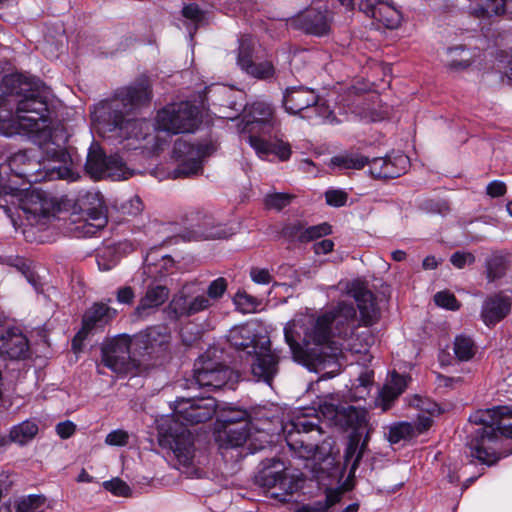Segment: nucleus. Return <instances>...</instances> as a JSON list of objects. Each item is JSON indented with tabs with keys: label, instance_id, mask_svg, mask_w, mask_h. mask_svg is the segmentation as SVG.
Here are the masks:
<instances>
[{
	"label": "nucleus",
	"instance_id": "11",
	"mask_svg": "<svg viewBox=\"0 0 512 512\" xmlns=\"http://www.w3.org/2000/svg\"><path fill=\"white\" fill-rule=\"evenodd\" d=\"M215 150L212 143L191 144L177 139L173 146V157L179 162L172 172L174 178L190 177L202 172V160Z\"/></svg>",
	"mask_w": 512,
	"mask_h": 512
},
{
	"label": "nucleus",
	"instance_id": "1",
	"mask_svg": "<svg viewBox=\"0 0 512 512\" xmlns=\"http://www.w3.org/2000/svg\"><path fill=\"white\" fill-rule=\"evenodd\" d=\"M7 93L16 96V116L22 128L35 134L44 153L60 163L69 159L66 149L69 135L63 126L49 127V93L38 82L20 75L3 78Z\"/></svg>",
	"mask_w": 512,
	"mask_h": 512
},
{
	"label": "nucleus",
	"instance_id": "59",
	"mask_svg": "<svg viewBox=\"0 0 512 512\" xmlns=\"http://www.w3.org/2000/svg\"><path fill=\"white\" fill-rule=\"evenodd\" d=\"M76 431V425L72 421H63L56 425V432L62 439L70 438Z\"/></svg>",
	"mask_w": 512,
	"mask_h": 512
},
{
	"label": "nucleus",
	"instance_id": "5",
	"mask_svg": "<svg viewBox=\"0 0 512 512\" xmlns=\"http://www.w3.org/2000/svg\"><path fill=\"white\" fill-rule=\"evenodd\" d=\"M227 288L228 282L224 277L211 281L206 293L200 292L196 283L185 284L166 307L168 318L180 321L209 310L224 296Z\"/></svg>",
	"mask_w": 512,
	"mask_h": 512
},
{
	"label": "nucleus",
	"instance_id": "22",
	"mask_svg": "<svg viewBox=\"0 0 512 512\" xmlns=\"http://www.w3.org/2000/svg\"><path fill=\"white\" fill-rule=\"evenodd\" d=\"M349 293L357 303L363 324L370 326L376 323L380 317V311L373 292L367 289L364 284L354 282L351 285Z\"/></svg>",
	"mask_w": 512,
	"mask_h": 512
},
{
	"label": "nucleus",
	"instance_id": "26",
	"mask_svg": "<svg viewBox=\"0 0 512 512\" xmlns=\"http://www.w3.org/2000/svg\"><path fill=\"white\" fill-rule=\"evenodd\" d=\"M227 339L236 350L244 351L247 355L256 352V349L266 339L257 333V330L250 324H242L230 329Z\"/></svg>",
	"mask_w": 512,
	"mask_h": 512
},
{
	"label": "nucleus",
	"instance_id": "23",
	"mask_svg": "<svg viewBox=\"0 0 512 512\" xmlns=\"http://www.w3.org/2000/svg\"><path fill=\"white\" fill-rule=\"evenodd\" d=\"M333 337L347 338L352 334L356 310L352 303L340 302L335 309L326 312Z\"/></svg>",
	"mask_w": 512,
	"mask_h": 512
},
{
	"label": "nucleus",
	"instance_id": "36",
	"mask_svg": "<svg viewBox=\"0 0 512 512\" xmlns=\"http://www.w3.org/2000/svg\"><path fill=\"white\" fill-rule=\"evenodd\" d=\"M484 267L487 281L493 283L506 275L509 265L505 256L492 254L486 258Z\"/></svg>",
	"mask_w": 512,
	"mask_h": 512
},
{
	"label": "nucleus",
	"instance_id": "28",
	"mask_svg": "<svg viewBox=\"0 0 512 512\" xmlns=\"http://www.w3.org/2000/svg\"><path fill=\"white\" fill-rule=\"evenodd\" d=\"M247 141L262 158L274 155L280 161H287L292 154L290 144L282 140L268 141L256 135H248Z\"/></svg>",
	"mask_w": 512,
	"mask_h": 512
},
{
	"label": "nucleus",
	"instance_id": "41",
	"mask_svg": "<svg viewBox=\"0 0 512 512\" xmlns=\"http://www.w3.org/2000/svg\"><path fill=\"white\" fill-rule=\"evenodd\" d=\"M249 76L263 81H271L276 77V68L272 61L265 60L259 63L252 62L243 70Z\"/></svg>",
	"mask_w": 512,
	"mask_h": 512
},
{
	"label": "nucleus",
	"instance_id": "53",
	"mask_svg": "<svg viewBox=\"0 0 512 512\" xmlns=\"http://www.w3.org/2000/svg\"><path fill=\"white\" fill-rule=\"evenodd\" d=\"M326 203L333 207L346 205L348 194L343 190L330 189L325 192Z\"/></svg>",
	"mask_w": 512,
	"mask_h": 512
},
{
	"label": "nucleus",
	"instance_id": "42",
	"mask_svg": "<svg viewBox=\"0 0 512 512\" xmlns=\"http://www.w3.org/2000/svg\"><path fill=\"white\" fill-rule=\"evenodd\" d=\"M47 498L41 494H30L19 498L15 502L16 512H38L46 504Z\"/></svg>",
	"mask_w": 512,
	"mask_h": 512
},
{
	"label": "nucleus",
	"instance_id": "6",
	"mask_svg": "<svg viewBox=\"0 0 512 512\" xmlns=\"http://www.w3.org/2000/svg\"><path fill=\"white\" fill-rule=\"evenodd\" d=\"M284 337L296 362L304 365H321L325 363L322 353L318 352V349L310 351L308 346L310 344L316 346L328 344L333 335L329 318L325 312L312 320L310 325L304 329L302 344L299 342L300 333L297 331V324L294 322L285 326Z\"/></svg>",
	"mask_w": 512,
	"mask_h": 512
},
{
	"label": "nucleus",
	"instance_id": "27",
	"mask_svg": "<svg viewBox=\"0 0 512 512\" xmlns=\"http://www.w3.org/2000/svg\"><path fill=\"white\" fill-rule=\"evenodd\" d=\"M330 17L327 10L320 11L310 8L297 18L298 26L306 34L314 36H324L330 32Z\"/></svg>",
	"mask_w": 512,
	"mask_h": 512
},
{
	"label": "nucleus",
	"instance_id": "47",
	"mask_svg": "<svg viewBox=\"0 0 512 512\" xmlns=\"http://www.w3.org/2000/svg\"><path fill=\"white\" fill-rule=\"evenodd\" d=\"M506 0H479L477 12L482 17L499 16L505 13Z\"/></svg>",
	"mask_w": 512,
	"mask_h": 512
},
{
	"label": "nucleus",
	"instance_id": "33",
	"mask_svg": "<svg viewBox=\"0 0 512 512\" xmlns=\"http://www.w3.org/2000/svg\"><path fill=\"white\" fill-rule=\"evenodd\" d=\"M264 468L256 475L255 482L259 486L271 489L278 487L284 474V465L279 460H268Z\"/></svg>",
	"mask_w": 512,
	"mask_h": 512
},
{
	"label": "nucleus",
	"instance_id": "51",
	"mask_svg": "<svg viewBox=\"0 0 512 512\" xmlns=\"http://www.w3.org/2000/svg\"><path fill=\"white\" fill-rule=\"evenodd\" d=\"M103 487L115 496L127 497L131 493L130 487L120 478L105 481Z\"/></svg>",
	"mask_w": 512,
	"mask_h": 512
},
{
	"label": "nucleus",
	"instance_id": "19",
	"mask_svg": "<svg viewBox=\"0 0 512 512\" xmlns=\"http://www.w3.org/2000/svg\"><path fill=\"white\" fill-rule=\"evenodd\" d=\"M191 231L189 240L226 239L234 234L232 228L215 224L211 216L200 212L191 213Z\"/></svg>",
	"mask_w": 512,
	"mask_h": 512
},
{
	"label": "nucleus",
	"instance_id": "48",
	"mask_svg": "<svg viewBox=\"0 0 512 512\" xmlns=\"http://www.w3.org/2000/svg\"><path fill=\"white\" fill-rule=\"evenodd\" d=\"M370 427L367 426V428L364 430L363 434L364 438L362 439V442L358 444L357 451L354 454L352 458H350L348 461L344 458L345 465L350 464V473H354L355 470L358 468L360 461L363 459V457L369 452L368 450V442L370 439Z\"/></svg>",
	"mask_w": 512,
	"mask_h": 512
},
{
	"label": "nucleus",
	"instance_id": "57",
	"mask_svg": "<svg viewBox=\"0 0 512 512\" xmlns=\"http://www.w3.org/2000/svg\"><path fill=\"white\" fill-rule=\"evenodd\" d=\"M250 277L257 284H269L272 281V276L265 268L252 267Z\"/></svg>",
	"mask_w": 512,
	"mask_h": 512
},
{
	"label": "nucleus",
	"instance_id": "20",
	"mask_svg": "<svg viewBox=\"0 0 512 512\" xmlns=\"http://www.w3.org/2000/svg\"><path fill=\"white\" fill-rule=\"evenodd\" d=\"M512 308V298L499 291L485 298L481 308V318L486 326H495L506 318Z\"/></svg>",
	"mask_w": 512,
	"mask_h": 512
},
{
	"label": "nucleus",
	"instance_id": "45",
	"mask_svg": "<svg viewBox=\"0 0 512 512\" xmlns=\"http://www.w3.org/2000/svg\"><path fill=\"white\" fill-rule=\"evenodd\" d=\"M250 415L249 413L240 408L231 407L225 409L221 414V422L224 426H239L242 423H249Z\"/></svg>",
	"mask_w": 512,
	"mask_h": 512
},
{
	"label": "nucleus",
	"instance_id": "52",
	"mask_svg": "<svg viewBox=\"0 0 512 512\" xmlns=\"http://www.w3.org/2000/svg\"><path fill=\"white\" fill-rule=\"evenodd\" d=\"M301 483L302 480L288 476L286 472H284L281 482L278 485V488L283 491L281 495H292L294 492H296L302 487Z\"/></svg>",
	"mask_w": 512,
	"mask_h": 512
},
{
	"label": "nucleus",
	"instance_id": "4",
	"mask_svg": "<svg viewBox=\"0 0 512 512\" xmlns=\"http://www.w3.org/2000/svg\"><path fill=\"white\" fill-rule=\"evenodd\" d=\"M151 98V81L148 76L141 75L131 85L117 90L112 98L100 102L95 111L96 119L110 126V130L119 129L126 138L144 139L141 132L144 123L127 116L148 104Z\"/></svg>",
	"mask_w": 512,
	"mask_h": 512
},
{
	"label": "nucleus",
	"instance_id": "13",
	"mask_svg": "<svg viewBox=\"0 0 512 512\" xmlns=\"http://www.w3.org/2000/svg\"><path fill=\"white\" fill-rule=\"evenodd\" d=\"M194 380L200 387L211 390L233 389L236 375L228 366L201 356L194 364Z\"/></svg>",
	"mask_w": 512,
	"mask_h": 512
},
{
	"label": "nucleus",
	"instance_id": "25",
	"mask_svg": "<svg viewBox=\"0 0 512 512\" xmlns=\"http://www.w3.org/2000/svg\"><path fill=\"white\" fill-rule=\"evenodd\" d=\"M409 159L405 155L373 158L370 163V174L376 179H395L406 172Z\"/></svg>",
	"mask_w": 512,
	"mask_h": 512
},
{
	"label": "nucleus",
	"instance_id": "30",
	"mask_svg": "<svg viewBox=\"0 0 512 512\" xmlns=\"http://www.w3.org/2000/svg\"><path fill=\"white\" fill-rule=\"evenodd\" d=\"M169 296V289L165 285H149L145 295L140 299L135 312L139 316L148 313L149 310L161 306Z\"/></svg>",
	"mask_w": 512,
	"mask_h": 512
},
{
	"label": "nucleus",
	"instance_id": "60",
	"mask_svg": "<svg viewBox=\"0 0 512 512\" xmlns=\"http://www.w3.org/2000/svg\"><path fill=\"white\" fill-rule=\"evenodd\" d=\"M106 166L107 174H116L123 171L124 163L119 155H110L107 156Z\"/></svg>",
	"mask_w": 512,
	"mask_h": 512
},
{
	"label": "nucleus",
	"instance_id": "37",
	"mask_svg": "<svg viewBox=\"0 0 512 512\" xmlns=\"http://www.w3.org/2000/svg\"><path fill=\"white\" fill-rule=\"evenodd\" d=\"M23 209L34 215L47 217L50 214L47 195L41 191H32L24 202Z\"/></svg>",
	"mask_w": 512,
	"mask_h": 512
},
{
	"label": "nucleus",
	"instance_id": "32",
	"mask_svg": "<svg viewBox=\"0 0 512 512\" xmlns=\"http://www.w3.org/2000/svg\"><path fill=\"white\" fill-rule=\"evenodd\" d=\"M251 434L249 423H242L239 426H224L219 433L221 447L235 448L242 446Z\"/></svg>",
	"mask_w": 512,
	"mask_h": 512
},
{
	"label": "nucleus",
	"instance_id": "49",
	"mask_svg": "<svg viewBox=\"0 0 512 512\" xmlns=\"http://www.w3.org/2000/svg\"><path fill=\"white\" fill-rule=\"evenodd\" d=\"M182 15L187 20H190L194 24V31L197 27L202 25L206 20V13L200 9L196 3L185 5L182 9Z\"/></svg>",
	"mask_w": 512,
	"mask_h": 512
},
{
	"label": "nucleus",
	"instance_id": "34",
	"mask_svg": "<svg viewBox=\"0 0 512 512\" xmlns=\"http://www.w3.org/2000/svg\"><path fill=\"white\" fill-rule=\"evenodd\" d=\"M38 432L39 426L37 421L35 419H27L10 428V440L19 446H25L37 436Z\"/></svg>",
	"mask_w": 512,
	"mask_h": 512
},
{
	"label": "nucleus",
	"instance_id": "54",
	"mask_svg": "<svg viewBox=\"0 0 512 512\" xmlns=\"http://www.w3.org/2000/svg\"><path fill=\"white\" fill-rule=\"evenodd\" d=\"M123 214L129 216H137L144 209V204L139 196H133L131 199L122 204Z\"/></svg>",
	"mask_w": 512,
	"mask_h": 512
},
{
	"label": "nucleus",
	"instance_id": "2",
	"mask_svg": "<svg viewBox=\"0 0 512 512\" xmlns=\"http://www.w3.org/2000/svg\"><path fill=\"white\" fill-rule=\"evenodd\" d=\"M217 402L213 397L180 398L173 406L174 418L158 425L157 440L162 449L172 452L179 465L190 467L195 457V441L186 425L206 422L214 416Z\"/></svg>",
	"mask_w": 512,
	"mask_h": 512
},
{
	"label": "nucleus",
	"instance_id": "10",
	"mask_svg": "<svg viewBox=\"0 0 512 512\" xmlns=\"http://www.w3.org/2000/svg\"><path fill=\"white\" fill-rule=\"evenodd\" d=\"M157 124L172 134L193 133L200 124L199 110L187 101L169 104L157 113Z\"/></svg>",
	"mask_w": 512,
	"mask_h": 512
},
{
	"label": "nucleus",
	"instance_id": "35",
	"mask_svg": "<svg viewBox=\"0 0 512 512\" xmlns=\"http://www.w3.org/2000/svg\"><path fill=\"white\" fill-rule=\"evenodd\" d=\"M370 17L388 29H395L401 23V13L387 2L380 3Z\"/></svg>",
	"mask_w": 512,
	"mask_h": 512
},
{
	"label": "nucleus",
	"instance_id": "50",
	"mask_svg": "<svg viewBox=\"0 0 512 512\" xmlns=\"http://www.w3.org/2000/svg\"><path fill=\"white\" fill-rule=\"evenodd\" d=\"M434 302L437 306L451 311H457L461 306L455 295L449 291L437 292L434 296Z\"/></svg>",
	"mask_w": 512,
	"mask_h": 512
},
{
	"label": "nucleus",
	"instance_id": "43",
	"mask_svg": "<svg viewBox=\"0 0 512 512\" xmlns=\"http://www.w3.org/2000/svg\"><path fill=\"white\" fill-rule=\"evenodd\" d=\"M416 435V430L413 424L409 422H399L389 428L388 441L392 444H397L401 440L411 439Z\"/></svg>",
	"mask_w": 512,
	"mask_h": 512
},
{
	"label": "nucleus",
	"instance_id": "56",
	"mask_svg": "<svg viewBox=\"0 0 512 512\" xmlns=\"http://www.w3.org/2000/svg\"><path fill=\"white\" fill-rule=\"evenodd\" d=\"M128 438L126 431L114 430L106 436L105 442L111 446H124L127 444Z\"/></svg>",
	"mask_w": 512,
	"mask_h": 512
},
{
	"label": "nucleus",
	"instance_id": "17",
	"mask_svg": "<svg viewBox=\"0 0 512 512\" xmlns=\"http://www.w3.org/2000/svg\"><path fill=\"white\" fill-rule=\"evenodd\" d=\"M244 113L245 129L249 135L254 132L269 134L274 127L273 108L263 101H256L251 105L240 107Z\"/></svg>",
	"mask_w": 512,
	"mask_h": 512
},
{
	"label": "nucleus",
	"instance_id": "58",
	"mask_svg": "<svg viewBox=\"0 0 512 512\" xmlns=\"http://www.w3.org/2000/svg\"><path fill=\"white\" fill-rule=\"evenodd\" d=\"M381 399L383 402V410H388L392 403L401 395L388 385H384V387L381 390Z\"/></svg>",
	"mask_w": 512,
	"mask_h": 512
},
{
	"label": "nucleus",
	"instance_id": "12",
	"mask_svg": "<svg viewBox=\"0 0 512 512\" xmlns=\"http://www.w3.org/2000/svg\"><path fill=\"white\" fill-rule=\"evenodd\" d=\"M317 428L318 424L306 417H297L283 425L285 441L299 458L309 459L315 455L318 445L309 433Z\"/></svg>",
	"mask_w": 512,
	"mask_h": 512
},
{
	"label": "nucleus",
	"instance_id": "9",
	"mask_svg": "<svg viewBox=\"0 0 512 512\" xmlns=\"http://www.w3.org/2000/svg\"><path fill=\"white\" fill-rule=\"evenodd\" d=\"M323 414L330 417L336 425L353 430L348 437L347 447L344 451V458L348 461L356 453L363 432L369 426L367 410L352 405L336 406L325 404L323 406Z\"/></svg>",
	"mask_w": 512,
	"mask_h": 512
},
{
	"label": "nucleus",
	"instance_id": "21",
	"mask_svg": "<svg viewBox=\"0 0 512 512\" xmlns=\"http://www.w3.org/2000/svg\"><path fill=\"white\" fill-rule=\"evenodd\" d=\"M331 232L332 227L326 222L305 227L301 221H295L286 224L281 230V235L289 242L305 244L327 236Z\"/></svg>",
	"mask_w": 512,
	"mask_h": 512
},
{
	"label": "nucleus",
	"instance_id": "8",
	"mask_svg": "<svg viewBox=\"0 0 512 512\" xmlns=\"http://www.w3.org/2000/svg\"><path fill=\"white\" fill-rule=\"evenodd\" d=\"M133 341L134 336L123 334L106 343L101 349L103 364L119 375H138L145 371L144 362L134 353Z\"/></svg>",
	"mask_w": 512,
	"mask_h": 512
},
{
	"label": "nucleus",
	"instance_id": "44",
	"mask_svg": "<svg viewBox=\"0 0 512 512\" xmlns=\"http://www.w3.org/2000/svg\"><path fill=\"white\" fill-rule=\"evenodd\" d=\"M254 41L250 36H243L239 41L237 64L245 70L253 61Z\"/></svg>",
	"mask_w": 512,
	"mask_h": 512
},
{
	"label": "nucleus",
	"instance_id": "62",
	"mask_svg": "<svg viewBox=\"0 0 512 512\" xmlns=\"http://www.w3.org/2000/svg\"><path fill=\"white\" fill-rule=\"evenodd\" d=\"M217 6L225 13H236L240 11L243 0H216Z\"/></svg>",
	"mask_w": 512,
	"mask_h": 512
},
{
	"label": "nucleus",
	"instance_id": "61",
	"mask_svg": "<svg viewBox=\"0 0 512 512\" xmlns=\"http://www.w3.org/2000/svg\"><path fill=\"white\" fill-rule=\"evenodd\" d=\"M416 406L430 415L441 414L439 405L429 399L418 398Z\"/></svg>",
	"mask_w": 512,
	"mask_h": 512
},
{
	"label": "nucleus",
	"instance_id": "39",
	"mask_svg": "<svg viewBox=\"0 0 512 512\" xmlns=\"http://www.w3.org/2000/svg\"><path fill=\"white\" fill-rule=\"evenodd\" d=\"M106 161L107 156L102 149H90L85 169L92 176H101L107 171Z\"/></svg>",
	"mask_w": 512,
	"mask_h": 512
},
{
	"label": "nucleus",
	"instance_id": "38",
	"mask_svg": "<svg viewBox=\"0 0 512 512\" xmlns=\"http://www.w3.org/2000/svg\"><path fill=\"white\" fill-rule=\"evenodd\" d=\"M453 350L456 358L464 362L474 357L477 347L471 337L462 334L455 337Z\"/></svg>",
	"mask_w": 512,
	"mask_h": 512
},
{
	"label": "nucleus",
	"instance_id": "14",
	"mask_svg": "<svg viewBox=\"0 0 512 512\" xmlns=\"http://www.w3.org/2000/svg\"><path fill=\"white\" fill-rule=\"evenodd\" d=\"M318 94L310 88L304 86L289 87L283 94V106L285 110L294 115H301L303 118H312V113L315 115L325 116L328 112V107L324 104H319Z\"/></svg>",
	"mask_w": 512,
	"mask_h": 512
},
{
	"label": "nucleus",
	"instance_id": "40",
	"mask_svg": "<svg viewBox=\"0 0 512 512\" xmlns=\"http://www.w3.org/2000/svg\"><path fill=\"white\" fill-rule=\"evenodd\" d=\"M331 163L334 166L343 168V169H356L360 170L365 167L367 164L370 165L371 160L358 153H349L344 155L334 156L331 159Z\"/></svg>",
	"mask_w": 512,
	"mask_h": 512
},
{
	"label": "nucleus",
	"instance_id": "7",
	"mask_svg": "<svg viewBox=\"0 0 512 512\" xmlns=\"http://www.w3.org/2000/svg\"><path fill=\"white\" fill-rule=\"evenodd\" d=\"M35 142L38 144L43 157L40 158L37 149L19 150L8 161L12 173L29 183L64 178L69 172L68 168L64 165L67 164L70 158L66 162L60 163L44 153L36 137Z\"/></svg>",
	"mask_w": 512,
	"mask_h": 512
},
{
	"label": "nucleus",
	"instance_id": "63",
	"mask_svg": "<svg viewBox=\"0 0 512 512\" xmlns=\"http://www.w3.org/2000/svg\"><path fill=\"white\" fill-rule=\"evenodd\" d=\"M506 191L507 188L505 183L498 180L490 182L486 187L487 194L492 198L501 197L506 193Z\"/></svg>",
	"mask_w": 512,
	"mask_h": 512
},
{
	"label": "nucleus",
	"instance_id": "46",
	"mask_svg": "<svg viewBox=\"0 0 512 512\" xmlns=\"http://www.w3.org/2000/svg\"><path fill=\"white\" fill-rule=\"evenodd\" d=\"M296 196L289 193L275 192L267 194L264 198V204L267 209L281 211L291 204Z\"/></svg>",
	"mask_w": 512,
	"mask_h": 512
},
{
	"label": "nucleus",
	"instance_id": "18",
	"mask_svg": "<svg viewBox=\"0 0 512 512\" xmlns=\"http://www.w3.org/2000/svg\"><path fill=\"white\" fill-rule=\"evenodd\" d=\"M81 209L86 219L81 229L86 235H94L107 224V208L99 193H87L82 200Z\"/></svg>",
	"mask_w": 512,
	"mask_h": 512
},
{
	"label": "nucleus",
	"instance_id": "3",
	"mask_svg": "<svg viewBox=\"0 0 512 512\" xmlns=\"http://www.w3.org/2000/svg\"><path fill=\"white\" fill-rule=\"evenodd\" d=\"M469 421L479 426L467 436L466 446L471 458L493 466L512 453L505 447V442L512 439V407L478 410L469 417Z\"/></svg>",
	"mask_w": 512,
	"mask_h": 512
},
{
	"label": "nucleus",
	"instance_id": "64",
	"mask_svg": "<svg viewBox=\"0 0 512 512\" xmlns=\"http://www.w3.org/2000/svg\"><path fill=\"white\" fill-rule=\"evenodd\" d=\"M389 387L402 394L407 387V379L406 377L398 374L397 372H393L391 374V380L387 384Z\"/></svg>",
	"mask_w": 512,
	"mask_h": 512
},
{
	"label": "nucleus",
	"instance_id": "16",
	"mask_svg": "<svg viewBox=\"0 0 512 512\" xmlns=\"http://www.w3.org/2000/svg\"><path fill=\"white\" fill-rule=\"evenodd\" d=\"M249 356L252 358L250 369L254 379L271 385L279 371L280 356L271 349L270 340L265 339L256 352H252Z\"/></svg>",
	"mask_w": 512,
	"mask_h": 512
},
{
	"label": "nucleus",
	"instance_id": "29",
	"mask_svg": "<svg viewBox=\"0 0 512 512\" xmlns=\"http://www.w3.org/2000/svg\"><path fill=\"white\" fill-rule=\"evenodd\" d=\"M117 311L104 303H94L83 316L80 334L92 331L95 327H103L116 317Z\"/></svg>",
	"mask_w": 512,
	"mask_h": 512
},
{
	"label": "nucleus",
	"instance_id": "15",
	"mask_svg": "<svg viewBox=\"0 0 512 512\" xmlns=\"http://www.w3.org/2000/svg\"><path fill=\"white\" fill-rule=\"evenodd\" d=\"M169 343L170 335L164 328L150 327L134 335V353L142 359L146 370L149 361L159 358L168 349Z\"/></svg>",
	"mask_w": 512,
	"mask_h": 512
},
{
	"label": "nucleus",
	"instance_id": "55",
	"mask_svg": "<svg viewBox=\"0 0 512 512\" xmlns=\"http://www.w3.org/2000/svg\"><path fill=\"white\" fill-rule=\"evenodd\" d=\"M476 258L474 254L470 252L457 251L450 257L452 265L458 269L464 268L466 265H471L475 262Z\"/></svg>",
	"mask_w": 512,
	"mask_h": 512
},
{
	"label": "nucleus",
	"instance_id": "24",
	"mask_svg": "<svg viewBox=\"0 0 512 512\" xmlns=\"http://www.w3.org/2000/svg\"><path fill=\"white\" fill-rule=\"evenodd\" d=\"M0 355L9 359H25L29 355V343L24 334L16 329H0Z\"/></svg>",
	"mask_w": 512,
	"mask_h": 512
},
{
	"label": "nucleus",
	"instance_id": "31",
	"mask_svg": "<svg viewBox=\"0 0 512 512\" xmlns=\"http://www.w3.org/2000/svg\"><path fill=\"white\" fill-rule=\"evenodd\" d=\"M173 264L174 261L170 256L158 255V250L152 249L144 259V274L154 279L163 277Z\"/></svg>",
	"mask_w": 512,
	"mask_h": 512
}]
</instances>
